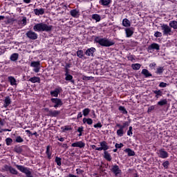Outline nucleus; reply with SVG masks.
<instances>
[{
	"label": "nucleus",
	"instance_id": "38",
	"mask_svg": "<svg viewBox=\"0 0 177 177\" xmlns=\"http://www.w3.org/2000/svg\"><path fill=\"white\" fill-rule=\"evenodd\" d=\"M8 81L11 85H16V79L13 76L8 77Z\"/></svg>",
	"mask_w": 177,
	"mask_h": 177
},
{
	"label": "nucleus",
	"instance_id": "4",
	"mask_svg": "<svg viewBox=\"0 0 177 177\" xmlns=\"http://www.w3.org/2000/svg\"><path fill=\"white\" fill-rule=\"evenodd\" d=\"M15 167L16 168H17V169H19V171H20L23 174H25V175H26V177H34L32 176L31 171H30V168L19 165H15Z\"/></svg>",
	"mask_w": 177,
	"mask_h": 177
},
{
	"label": "nucleus",
	"instance_id": "3",
	"mask_svg": "<svg viewBox=\"0 0 177 177\" xmlns=\"http://www.w3.org/2000/svg\"><path fill=\"white\" fill-rule=\"evenodd\" d=\"M160 28L164 36L168 37V35H172V28L168 26V24H160Z\"/></svg>",
	"mask_w": 177,
	"mask_h": 177
},
{
	"label": "nucleus",
	"instance_id": "53",
	"mask_svg": "<svg viewBox=\"0 0 177 177\" xmlns=\"http://www.w3.org/2000/svg\"><path fill=\"white\" fill-rule=\"evenodd\" d=\"M127 135L128 136H132L133 133H132V127H129V130L127 131Z\"/></svg>",
	"mask_w": 177,
	"mask_h": 177
},
{
	"label": "nucleus",
	"instance_id": "30",
	"mask_svg": "<svg viewBox=\"0 0 177 177\" xmlns=\"http://www.w3.org/2000/svg\"><path fill=\"white\" fill-rule=\"evenodd\" d=\"M14 151H15V153H18V154H20L23 152V148L21 146H15L14 148Z\"/></svg>",
	"mask_w": 177,
	"mask_h": 177
},
{
	"label": "nucleus",
	"instance_id": "40",
	"mask_svg": "<svg viewBox=\"0 0 177 177\" xmlns=\"http://www.w3.org/2000/svg\"><path fill=\"white\" fill-rule=\"evenodd\" d=\"M118 110L119 111H121L122 114H128V111L125 109V106H120Z\"/></svg>",
	"mask_w": 177,
	"mask_h": 177
},
{
	"label": "nucleus",
	"instance_id": "18",
	"mask_svg": "<svg viewBox=\"0 0 177 177\" xmlns=\"http://www.w3.org/2000/svg\"><path fill=\"white\" fill-rule=\"evenodd\" d=\"M3 102H4L3 106L6 108L10 104V103H12V100L10 99V97L7 96L5 97Z\"/></svg>",
	"mask_w": 177,
	"mask_h": 177
},
{
	"label": "nucleus",
	"instance_id": "34",
	"mask_svg": "<svg viewBox=\"0 0 177 177\" xmlns=\"http://www.w3.org/2000/svg\"><path fill=\"white\" fill-rule=\"evenodd\" d=\"M65 80L66 81H71L73 84H74V80H73V75L68 74V73H65Z\"/></svg>",
	"mask_w": 177,
	"mask_h": 177
},
{
	"label": "nucleus",
	"instance_id": "32",
	"mask_svg": "<svg viewBox=\"0 0 177 177\" xmlns=\"http://www.w3.org/2000/svg\"><path fill=\"white\" fill-rule=\"evenodd\" d=\"M29 81L30 82H32V84H35V82H39L41 81V79L38 77H30L29 79Z\"/></svg>",
	"mask_w": 177,
	"mask_h": 177
},
{
	"label": "nucleus",
	"instance_id": "33",
	"mask_svg": "<svg viewBox=\"0 0 177 177\" xmlns=\"http://www.w3.org/2000/svg\"><path fill=\"white\" fill-rule=\"evenodd\" d=\"M162 73H164V66H159L157 68L156 73L159 75H162Z\"/></svg>",
	"mask_w": 177,
	"mask_h": 177
},
{
	"label": "nucleus",
	"instance_id": "35",
	"mask_svg": "<svg viewBox=\"0 0 177 177\" xmlns=\"http://www.w3.org/2000/svg\"><path fill=\"white\" fill-rule=\"evenodd\" d=\"M93 20H95V21H100L102 20V17L98 14H94L92 15Z\"/></svg>",
	"mask_w": 177,
	"mask_h": 177
},
{
	"label": "nucleus",
	"instance_id": "9",
	"mask_svg": "<svg viewBox=\"0 0 177 177\" xmlns=\"http://www.w3.org/2000/svg\"><path fill=\"white\" fill-rule=\"evenodd\" d=\"M100 147L95 148V150H97L98 151H102V150H104V151H107L106 150H109V147L107 145V142L106 141H102L100 142Z\"/></svg>",
	"mask_w": 177,
	"mask_h": 177
},
{
	"label": "nucleus",
	"instance_id": "41",
	"mask_svg": "<svg viewBox=\"0 0 177 177\" xmlns=\"http://www.w3.org/2000/svg\"><path fill=\"white\" fill-rule=\"evenodd\" d=\"M116 133L118 136H120V138L124 136V129H118Z\"/></svg>",
	"mask_w": 177,
	"mask_h": 177
},
{
	"label": "nucleus",
	"instance_id": "27",
	"mask_svg": "<svg viewBox=\"0 0 177 177\" xmlns=\"http://www.w3.org/2000/svg\"><path fill=\"white\" fill-rule=\"evenodd\" d=\"M104 158L107 161H111V155L107 151H105L104 152Z\"/></svg>",
	"mask_w": 177,
	"mask_h": 177
},
{
	"label": "nucleus",
	"instance_id": "50",
	"mask_svg": "<svg viewBox=\"0 0 177 177\" xmlns=\"http://www.w3.org/2000/svg\"><path fill=\"white\" fill-rule=\"evenodd\" d=\"M154 109H156V106H154V105L149 106L148 108L147 113H151L153 111V110H154Z\"/></svg>",
	"mask_w": 177,
	"mask_h": 177
},
{
	"label": "nucleus",
	"instance_id": "10",
	"mask_svg": "<svg viewBox=\"0 0 177 177\" xmlns=\"http://www.w3.org/2000/svg\"><path fill=\"white\" fill-rule=\"evenodd\" d=\"M45 111L48 113V115L50 117H57L60 114V111H52L49 110L48 108H46Z\"/></svg>",
	"mask_w": 177,
	"mask_h": 177
},
{
	"label": "nucleus",
	"instance_id": "1",
	"mask_svg": "<svg viewBox=\"0 0 177 177\" xmlns=\"http://www.w3.org/2000/svg\"><path fill=\"white\" fill-rule=\"evenodd\" d=\"M33 30L36 32H50V31L53 30V26L48 25L44 22H41L39 24H35L33 26Z\"/></svg>",
	"mask_w": 177,
	"mask_h": 177
},
{
	"label": "nucleus",
	"instance_id": "24",
	"mask_svg": "<svg viewBox=\"0 0 177 177\" xmlns=\"http://www.w3.org/2000/svg\"><path fill=\"white\" fill-rule=\"evenodd\" d=\"M153 93H155V97L158 99L160 96H162V91L161 90H153Z\"/></svg>",
	"mask_w": 177,
	"mask_h": 177
},
{
	"label": "nucleus",
	"instance_id": "47",
	"mask_svg": "<svg viewBox=\"0 0 177 177\" xmlns=\"http://www.w3.org/2000/svg\"><path fill=\"white\" fill-rule=\"evenodd\" d=\"M15 142L17 143H23V142H24V140L21 138V136H19L16 138Z\"/></svg>",
	"mask_w": 177,
	"mask_h": 177
},
{
	"label": "nucleus",
	"instance_id": "61",
	"mask_svg": "<svg viewBox=\"0 0 177 177\" xmlns=\"http://www.w3.org/2000/svg\"><path fill=\"white\" fill-rule=\"evenodd\" d=\"M156 64L155 62H153L151 64H149V67L150 68H154V67H156Z\"/></svg>",
	"mask_w": 177,
	"mask_h": 177
},
{
	"label": "nucleus",
	"instance_id": "7",
	"mask_svg": "<svg viewBox=\"0 0 177 177\" xmlns=\"http://www.w3.org/2000/svg\"><path fill=\"white\" fill-rule=\"evenodd\" d=\"M30 67H34L33 71L35 73H39V70H41V62L39 61H33L30 63Z\"/></svg>",
	"mask_w": 177,
	"mask_h": 177
},
{
	"label": "nucleus",
	"instance_id": "19",
	"mask_svg": "<svg viewBox=\"0 0 177 177\" xmlns=\"http://www.w3.org/2000/svg\"><path fill=\"white\" fill-rule=\"evenodd\" d=\"M59 93H60V90L59 88H55L54 91L50 92V95L56 98L59 96Z\"/></svg>",
	"mask_w": 177,
	"mask_h": 177
},
{
	"label": "nucleus",
	"instance_id": "55",
	"mask_svg": "<svg viewBox=\"0 0 177 177\" xmlns=\"http://www.w3.org/2000/svg\"><path fill=\"white\" fill-rule=\"evenodd\" d=\"M94 128H102L103 127V125L102 124V123L98 122L95 124H94Z\"/></svg>",
	"mask_w": 177,
	"mask_h": 177
},
{
	"label": "nucleus",
	"instance_id": "16",
	"mask_svg": "<svg viewBox=\"0 0 177 177\" xmlns=\"http://www.w3.org/2000/svg\"><path fill=\"white\" fill-rule=\"evenodd\" d=\"M70 15L72 17H75V19H78L80 17V10L77 9H73L70 11Z\"/></svg>",
	"mask_w": 177,
	"mask_h": 177
},
{
	"label": "nucleus",
	"instance_id": "25",
	"mask_svg": "<svg viewBox=\"0 0 177 177\" xmlns=\"http://www.w3.org/2000/svg\"><path fill=\"white\" fill-rule=\"evenodd\" d=\"M169 26L171 28H174V30H177V21H171L169 24Z\"/></svg>",
	"mask_w": 177,
	"mask_h": 177
},
{
	"label": "nucleus",
	"instance_id": "39",
	"mask_svg": "<svg viewBox=\"0 0 177 177\" xmlns=\"http://www.w3.org/2000/svg\"><path fill=\"white\" fill-rule=\"evenodd\" d=\"M77 57H79V59H82V57H84V50H78L77 51Z\"/></svg>",
	"mask_w": 177,
	"mask_h": 177
},
{
	"label": "nucleus",
	"instance_id": "62",
	"mask_svg": "<svg viewBox=\"0 0 177 177\" xmlns=\"http://www.w3.org/2000/svg\"><path fill=\"white\" fill-rule=\"evenodd\" d=\"M82 118V113L80 112L77 115V119Z\"/></svg>",
	"mask_w": 177,
	"mask_h": 177
},
{
	"label": "nucleus",
	"instance_id": "49",
	"mask_svg": "<svg viewBox=\"0 0 177 177\" xmlns=\"http://www.w3.org/2000/svg\"><path fill=\"white\" fill-rule=\"evenodd\" d=\"M154 37H156V38H161V37H162V33L161 32L156 31L154 33Z\"/></svg>",
	"mask_w": 177,
	"mask_h": 177
},
{
	"label": "nucleus",
	"instance_id": "2",
	"mask_svg": "<svg viewBox=\"0 0 177 177\" xmlns=\"http://www.w3.org/2000/svg\"><path fill=\"white\" fill-rule=\"evenodd\" d=\"M94 42L95 44H99L101 46H105L109 48V46H113L115 42L113 40L109 39L107 38H100V37H95L94 39Z\"/></svg>",
	"mask_w": 177,
	"mask_h": 177
},
{
	"label": "nucleus",
	"instance_id": "36",
	"mask_svg": "<svg viewBox=\"0 0 177 177\" xmlns=\"http://www.w3.org/2000/svg\"><path fill=\"white\" fill-rule=\"evenodd\" d=\"M124 151L128 154L129 156H135V151L129 148L126 149Z\"/></svg>",
	"mask_w": 177,
	"mask_h": 177
},
{
	"label": "nucleus",
	"instance_id": "22",
	"mask_svg": "<svg viewBox=\"0 0 177 177\" xmlns=\"http://www.w3.org/2000/svg\"><path fill=\"white\" fill-rule=\"evenodd\" d=\"M125 32L127 38H131V36L133 35V30L129 28L125 29Z\"/></svg>",
	"mask_w": 177,
	"mask_h": 177
},
{
	"label": "nucleus",
	"instance_id": "28",
	"mask_svg": "<svg viewBox=\"0 0 177 177\" xmlns=\"http://www.w3.org/2000/svg\"><path fill=\"white\" fill-rule=\"evenodd\" d=\"M83 123L84 124L86 123L88 124V125H92V124H93V120L91 118H84Z\"/></svg>",
	"mask_w": 177,
	"mask_h": 177
},
{
	"label": "nucleus",
	"instance_id": "26",
	"mask_svg": "<svg viewBox=\"0 0 177 177\" xmlns=\"http://www.w3.org/2000/svg\"><path fill=\"white\" fill-rule=\"evenodd\" d=\"M100 3L102 6H109V4L111 3V0H100Z\"/></svg>",
	"mask_w": 177,
	"mask_h": 177
},
{
	"label": "nucleus",
	"instance_id": "21",
	"mask_svg": "<svg viewBox=\"0 0 177 177\" xmlns=\"http://www.w3.org/2000/svg\"><path fill=\"white\" fill-rule=\"evenodd\" d=\"M141 74L145 77V78H149V77H152L153 75L149 72L147 69H142Z\"/></svg>",
	"mask_w": 177,
	"mask_h": 177
},
{
	"label": "nucleus",
	"instance_id": "63",
	"mask_svg": "<svg viewBox=\"0 0 177 177\" xmlns=\"http://www.w3.org/2000/svg\"><path fill=\"white\" fill-rule=\"evenodd\" d=\"M116 127H117L118 128H120V129H123L122 125H121V124H116Z\"/></svg>",
	"mask_w": 177,
	"mask_h": 177
},
{
	"label": "nucleus",
	"instance_id": "6",
	"mask_svg": "<svg viewBox=\"0 0 177 177\" xmlns=\"http://www.w3.org/2000/svg\"><path fill=\"white\" fill-rule=\"evenodd\" d=\"M50 102L54 104L53 107L57 109V107H62L63 104V101L60 98H51Z\"/></svg>",
	"mask_w": 177,
	"mask_h": 177
},
{
	"label": "nucleus",
	"instance_id": "43",
	"mask_svg": "<svg viewBox=\"0 0 177 177\" xmlns=\"http://www.w3.org/2000/svg\"><path fill=\"white\" fill-rule=\"evenodd\" d=\"M60 9H63L59 13L61 15H63V13H64V12H66V10H67V6L64 5L62 7H59L57 8V10H60Z\"/></svg>",
	"mask_w": 177,
	"mask_h": 177
},
{
	"label": "nucleus",
	"instance_id": "57",
	"mask_svg": "<svg viewBox=\"0 0 177 177\" xmlns=\"http://www.w3.org/2000/svg\"><path fill=\"white\" fill-rule=\"evenodd\" d=\"M122 126L123 129H124L126 127H129V122H124Z\"/></svg>",
	"mask_w": 177,
	"mask_h": 177
},
{
	"label": "nucleus",
	"instance_id": "8",
	"mask_svg": "<svg viewBox=\"0 0 177 177\" xmlns=\"http://www.w3.org/2000/svg\"><path fill=\"white\" fill-rule=\"evenodd\" d=\"M3 171H9L10 174H11L12 175H18L19 174V171H17L16 169H15L12 166L8 165H4Z\"/></svg>",
	"mask_w": 177,
	"mask_h": 177
},
{
	"label": "nucleus",
	"instance_id": "54",
	"mask_svg": "<svg viewBox=\"0 0 177 177\" xmlns=\"http://www.w3.org/2000/svg\"><path fill=\"white\" fill-rule=\"evenodd\" d=\"M61 129H62V131L64 132V131H71L72 129L68 126H66L65 128L62 127Z\"/></svg>",
	"mask_w": 177,
	"mask_h": 177
},
{
	"label": "nucleus",
	"instance_id": "31",
	"mask_svg": "<svg viewBox=\"0 0 177 177\" xmlns=\"http://www.w3.org/2000/svg\"><path fill=\"white\" fill-rule=\"evenodd\" d=\"M46 154L47 155L48 160H50V158H52V153L50 152V146H47Z\"/></svg>",
	"mask_w": 177,
	"mask_h": 177
},
{
	"label": "nucleus",
	"instance_id": "51",
	"mask_svg": "<svg viewBox=\"0 0 177 177\" xmlns=\"http://www.w3.org/2000/svg\"><path fill=\"white\" fill-rule=\"evenodd\" d=\"M115 149H121V147H124V144H122V143H120V144L116 143L115 145Z\"/></svg>",
	"mask_w": 177,
	"mask_h": 177
},
{
	"label": "nucleus",
	"instance_id": "44",
	"mask_svg": "<svg viewBox=\"0 0 177 177\" xmlns=\"http://www.w3.org/2000/svg\"><path fill=\"white\" fill-rule=\"evenodd\" d=\"M55 162L57 163V165L60 167V165H62V158L56 156L55 159Z\"/></svg>",
	"mask_w": 177,
	"mask_h": 177
},
{
	"label": "nucleus",
	"instance_id": "56",
	"mask_svg": "<svg viewBox=\"0 0 177 177\" xmlns=\"http://www.w3.org/2000/svg\"><path fill=\"white\" fill-rule=\"evenodd\" d=\"M77 132H79V133H82V132H84V127L82 126L78 127Z\"/></svg>",
	"mask_w": 177,
	"mask_h": 177
},
{
	"label": "nucleus",
	"instance_id": "46",
	"mask_svg": "<svg viewBox=\"0 0 177 177\" xmlns=\"http://www.w3.org/2000/svg\"><path fill=\"white\" fill-rule=\"evenodd\" d=\"M6 143L7 146H10L12 145V143H13V140L10 138H7L6 139Z\"/></svg>",
	"mask_w": 177,
	"mask_h": 177
},
{
	"label": "nucleus",
	"instance_id": "58",
	"mask_svg": "<svg viewBox=\"0 0 177 177\" xmlns=\"http://www.w3.org/2000/svg\"><path fill=\"white\" fill-rule=\"evenodd\" d=\"M92 77H88V76H84L83 77V80H86V81H89V80H92Z\"/></svg>",
	"mask_w": 177,
	"mask_h": 177
},
{
	"label": "nucleus",
	"instance_id": "52",
	"mask_svg": "<svg viewBox=\"0 0 177 177\" xmlns=\"http://www.w3.org/2000/svg\"><path fill=\"white\" fill-rule=\"evenodd\" d=\"M168 86V84L165 82H160L159 84L160 88H167V86Z\"/></svg>",
	"mask_w": 177,
	"mask_h": 177
},
{
	"label": "nucleus",
	"instance_id": "5",
	"mask_svg": "<svg viewBox=\"0 0 177 177\" xmlns=\"http://www.w3.org/2000/svg\"><path fill=\"white\" fill-rule=\"evenodd\" d=\"M26 35L28 39H31L32 41H35V39H38V34L32 30H28L26 32Z\"/></svg>",
	"mask_w": 177,
	"mask_h": 177
},
{
	"label": "nucleus",
	"instance_id": "11",
	"mask_svg": "<svg viewBox=\"0 0 177 177\" xmlns=\"http://www.w3.org/2000/svg\"><path fill=\"white\" fill-rule=\"evenodd\" d=\"M111 171H112V172L115 174V176L121 174V169H120V167H118V165H117L112 166Z\"/></svg>",
	"mask_w": 177,
	"mask_h": 177
},
{
	"label": "nucleus",
	"instance_id": "59",
	"mask_svg": "<svg viewBox=\"0 0 177 177\" xmlns=\"http://www.w3.org/2000/svg\"><path fill=\"white\" fill-rule=\"evenodd\" d=\"M62 149L67 150V149H68V145H67V144L64 143V145H62Z\"/></svg>",
	"mask_w": 177,
	"mask_h": 177
},
{
	"label": "nucleus",
	"instance_id": "20",
	"mask_svg": "<svg viewBox=\"0 0 177 177\" xmlns=\"http://www.w3.org/2000/svg\"><path fill=\"white\" fill-rule=\"evenodd\" d=\"M122 24L123 26V27H130L131 26V21H129V19L124 18L122 20Z\"/></svg>",
	"mask_w": 177,
	"mask_h": 177
},
{
	"label": "nucleus",
	"instance_id": "45",
	"mask_svg": "<svg viewBox=\"0 0 177 177\" xmlns=\"http://www.w3.org/2000/svg\"><path fill=\"white\" fill-rule=\"evenodd\" d=\"M21 24L24 27V26H27V17H23L22 20L21 21Z\"/></svg>",
	"mask_w": 177,
	"mask_h": 177
},
{
	"label": "nucleus",
	"instance_id": "23",
	"mask_svg": "<svg viewBox=\"0 0 177 177\" xmlns=\"http://www.w3.org/2000/svg\"><path fill=\"white\" fill-rule=\"evenodd\" d=\"M19 59V53H13L10 55V60H11V62H17V60Z\"/></svg>",
	"mask_w": 177,
	"mask_h": 177
},
{
	"label": "nucleus",
	"instance_id": "64",
	"mask_svg": "<svg viewBox=\"0 0 177 177\" xmlns=\"http://www.w3.org/2000/svg\"><path fill=\"white\" fill-rule=\"evenodd\" d=\"M58 140H59V142H64V138H59V137H57Z\"/></svg>",
	"mask_w": 177,
	"mask_h": 177
},
{
	"label": "nucleus",
	"instance_id": "42",
	"mask_svg": "<svg viewBox=\"0 0 177 177\" xmlns=\"http://www.w3.org/2000/svg\"><path fill=\"white\" fill-rule=\"evenodd\" d=\"M83 115L84 117H87V115H89V113H91V109H89V108H86L83 110Z\"/></svg>",
	"mask_w": 177,
	"mask_h": 177
},
{
	"label": "nucleus",
	"instance_id": "12",
	"mask_svg": "<svg viewBox=\"0 0 177 177\" xmlns=\"http://www.w3.org/2000/svg\"><path fill=\"white\" fill-rule=\"evenodd\" d=\"M148 50H160V44L153 43L148 46Z\"/></svg>",
	"mask_w": 177,
	"mask_h": 177
},
{
	"label": "nucleus",
	"instance_id": "29",
	"mask_svg": "<svg viewBox=\"0 0 177 177\" xmlns=\"http://www.w3.org/2000/svg\"><path fill=\"white\" fill-rule=\"evenodd\" d=\"M158 106H166V104H168V101L167 100V99H163V100H160L159 102H158L157 103Z\"/></svg>",
	"mask_w": 177,
	"mask_h": 177
},
{
	"label": "nucleus",
	"instance_id": "17",
	"mask_svg": "<svg viewBox=\"0 0 177 177\" xmlns=\"http://www.w3.org/2000/svg\"><path fill=\"white\" fill-rule=\"evenodd\" d=\"M33 12H34V13L36 16H39V15H42L45 13V9H44V8H40V9L36 8V9L33 10Z\"/></svg>",
	"mask_w": 177,
	"mask_h": 177
},
{
	"label": "nucleus",
	"instance_id": "48",
	"mask_svg": "<svg viewBox=\"0 0 177 177\" xmlns=\"http://www.w3.org/2000/svg\"><path fill=\"white\" fill-rule=\"evenodd\" d=\"M162 167L165 169H168V167H169V161L166 160L162 163Z\"/></svg>",
	"mask_w": 177,
	"mask_h": 177
},
{
	"label": "nucleus",
	"instance_id": "14",
	"mask_svg": "<svg viewBox=\"0 0 177 177\" xmlns=\"http://www.w3.org/2000/svg\"><path fill=\"white\" fill-rule=\"evenodd\" d=\"M159 157L160 158H168L169 154L164 149L159 150Z\"/></svg>",
	"mask_w": 177,
	"mask_h": 177
},
{
	"label": "nucleus",
	"instance_id": "13",
	"mask_svg": "<svg viewBox=\"0 0 177 177\" xmlns=\"http://www.w3.org/2000/svg\"><path fill=\"white\" fill-rule=\"evenodd\" d=\"M72 147H79L80 149H83L85 147V143L82 141H77L71 145Z\"/></svg>",
	"mask_w": 177,
	"mask_h": 177
},
{
	"label": "nucleus",
	"instance_id": "15",
	"mask_svg": "<svg viewBox=\"0 0 177 177\" xmlns=\"http://www.w3.org/2000/svg\"><path fill=\"white\" fill-rule=\"evenodd\" d=\"M95 52H96V48L91 47L86 50L85 55L93 57V53H95Z\"/></svg>",
	"mask_w": 177,
	"mask_h": 177
},
{
	"label": "nucleus",
	"instance_id": "37",
	"mask_svg": "<svg viewBox=\"0 0 177 177\" xmlns=\"http://www.w3.org/2000/svg\"><path fill=\"white\" fill-rule=\"evenodd\" d=\"M140 67H142V65L140 64H131V68H133V70H140Z\"/></svg>",
	"mask_w": 177,
	"mask_h": 177
},
{
	"label": "nucleus",
	"instance_id": "60",
	"mask_svg": "<svg viewBox=\"0 0 177 177\" xmlns=\"http://www.w3.org/2000/svg\"><path fill=\"white\" fill-rule=\"evenodd\" d=\"M76 171H77V174H82L84 172V170H82L80 169H77Z\"/></svg>",
	"mask_w": 177,
	"mask_h": 177
}]
</instances>
